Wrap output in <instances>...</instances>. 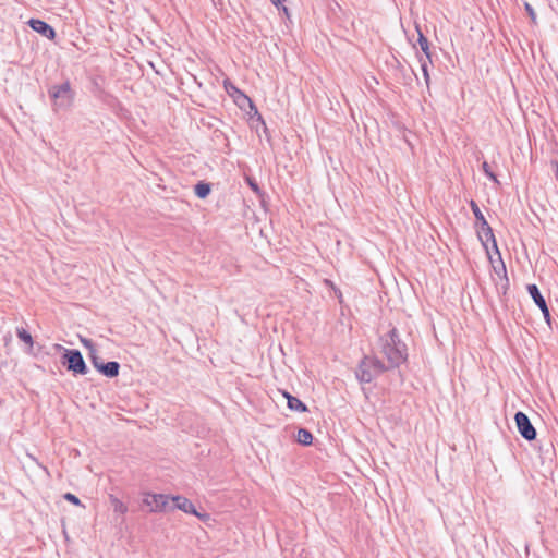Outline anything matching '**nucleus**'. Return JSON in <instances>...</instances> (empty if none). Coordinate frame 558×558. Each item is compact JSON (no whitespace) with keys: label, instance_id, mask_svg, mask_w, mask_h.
<instances>
[{"label":"nucleus","instance_id":"nucleus-7","mask_svg":"<svg viewBox=\"0 0 558 558\" xmlns=\"http://www.w3.org/2000/svg\"><path fill=\"white\" fill-rule=\"evenodd\" d=\"M143 502L149 507L151 512H161L168 509L170 497L163 494H145Z\"/></svg>","mask_w":558,"mask_h":558},{"label":"nucleus","instance_id":"nucleus-16","mask_svg":"<svg viewBox=\"0 0 558 558\" xmlns=\"http://www.w3.org/2000/svg\"><path fill=\"white\" fill-rule=\"evenodd\" d=\"M110 502L116 513L124 514L128 511V507L116 496H110Z\"/></svg>","mask_w":558,"mask_h":558},{"label":"nucleus","instance_id":"nucleus-17","mask_svg":"<svg viewBox=\"0 0 558 558\" xmlns=\"http://www.w3.org/2000/svg\"><path fill=\"white\" fill-rule=\"evenodd\" d=\"M194 191L199 198H205L210 193V185L208 183L199 182L195 185Z\"/></svg>","mask_w":558,"mask_h":558},{"label":"nucleus","instance_id":"nucleus-3","mask_svg":"<svg viewBox=\"0 0 558 558\" xmlns=\"http://www.w3.org/2000/svg\"><path fill=\"white\" fill-rule=\"evenodd\" d=\"M477 234H478V239L481 240L482 244L484 245V247L486 248L487 252H488L487 244L489 242H492L493 247L495 248V251L498 255V258L500 260V266L499 267L494 266V270L506 282V284H505V287H506L508 284L506 266L501 260V256H500V253H499V250L497 246V242H496L493 229L490 228V226L488 225L487 221H484V223L478 226Z\"/></svg>","mask_w":558,"mask_h":558},{"label":"nucleus","instance_id":"nucleus-24","mask_svg":"<svg viewBox=\"0 0 558 558\" xmlns=\"http://www.w3.org/2000/svg\"><path fill=\"white\" fill-rule=\"evenodd\" d=\"M524 8H525L529 16L531 17L532 22L535 23L536 22V13H535L534 9L532 8V5L529 2H525Z\"/></svg>","mask_w":558,"mask_h":558},{"label":"nucleus","instance_id":"nucleus-12","mask_svg":"<svg viewBox=\"0 0 558 558\" xmlns=\"http://www.w3.org/2000/svg\"><path fill=\"white\" fill-rule=\"evenodd\" d=\"M283 396L287 398L290 410L298 412H305L307 410L306 405L296 397L291 396L287 391L283 392Z\"/></svg>","mask_w":558,"mask_h":558},{"label":"nucleus","instance_id":"nucleus-11","mask_svg":"<svg viewBox=\"0 0 558 558\" xmlns=\"http://www.w3.org/2000/svg\"><path fill=\"white\" fill-rule=\"evenodd\" d=\"M120 364L118 362L111 361L108 363H104L99 367V372L107 377H116L119 375Z\"/></svg>","mask_w":558,"mask_h":558},{"label":"nucleus","instance_id":"nucleus-1","mask_svg":"<svg viewBox=\"0 0 558 558\" xmlns=\"http://www.w3.org/2000/svg\"><path fill=\"white\" fill-rule=\"evenodd\" d=\"M380 352L387 359L388 368L398 367L408 357V349L405 343L400 339L399 332L396 328L389 330L386 335L379 338Z\"/></svg>","mask_w":558,"mask_h":558},{"label":"nucleus","instance_id":"nucleus-14","mask_svg":"<svg viewBox=\"0 0 558 558\" xmlns=\"http://www.w3.org/2000/svg\"><path fill=\"white\" fill-rule=\"evenodd\" d=\"M418 32V45L421 47V50L424 52L426 59L430 62V51H429V43L428 39L423 35V33L417 27Z\"/></svg>","mask_w":558,"mask_h":558},{"label":"nucleus","instance_id":"nucleus-8","mask_svg":"<svg viewBox=\"0 0 558 558\" xmlns=\"http://www.w3.org/2000/svg\"><path fill=\"white\" fill-rule=\"evenodd\" d=\"M527 292H529L530 296L533 299V301L535 302V304L542 311L547 325L551 326L549 308H548L547 303H546L544 296L542 295L539 289L537 288V286L529 284Z\"/></svg>","mask_w":558,"mask_h":558},{"label":"nucleus","instance_id":"nucleus-6","mask_svg":"<svg viewBox=\"0 0 558 558\" xmlns=\"http://www.w3.org/2000/svg\"><path fill=\"white\" fill-rule=\"evenodd\" d=\"M515 424L519 433L526 440H534L536 438V429L532 425L527 415L523 412H517L514 415Z\"/></svg>","mask_w":558,"mask_h":558},{"label":"nucleus","instance_id":"nucleus-18","mask_svg":"<svg viewBox=\"0 0 558 558\" xmlns=\"http://www.w3.org/2000/svg\"><path fill=\"white\" fill-rule=\"evenodd\" d=\"M470 205H471V209H472L478 225H482V223H484V221H487L485 219L484 215L482 214L480 207L477 206V204L474 201H471Z\"/></svg>","mask_w":558,"mask_h":558},{"label":"nucleus","instance_id":"nucleus-28","mask_svg":"<svg viewBox=\"0 0 558 558\" xmlns=\"http://www.w3.org/2000/svg\"><path fill=\"white\" fill-rule=\"evenodd\" d=\"M250 185H251V187H252L254 191H257V190H258V187H257V185H256L255 183L250 182Z\"/></svg>","mask_w":558,"mask_h":558},{"label":"nucleus","instance_id":"nucleus-2","mask_svg":"<svg viewBox=\"0 0 558 558\" xmlns=\"http://www.w3.org/2000/svg\"><path fill=\"white\" fill-rule=\"evenodd\" d=\"M387 369L378 357L365 355L357 365L355 376L360 383L368 384Z\"/></svg>","mask_w":558,"mask_h":558},{"label":"nucleus","instance_id":"nucleus-22","mask_svg":"<svg viewBox=\"0 0 558 558\" xmlns=\"http://www.w3.org/2000/svg\"><path fill=\"white\" fill-rule=\"evenodd\" d=\"M64 499L72 502L73 505L81 506V500L72 493H66Z\"/></svg>","mask_w":558,"mask_h":558},{"label":"nucleus","instance_id":"nucleus-15","mask_svg":"<svg viewBox=\"0 0 558 558\" xmlns=\"http://www.w3.org/2000/svg\"><path fill=\"white\" fill-rule=\"evenodd\" d=\"M16 336L21 341H23L27 345L28 349L33 348L34 340L32 335L27 330H25L24 328H17Z\"/></svg>","mask_w":558,"mask_h":558},{"label":"nucleus","instance_id":"nucleus-27","mask_svg":"<svg viewBox=\"0 0 558 558\" xmlns=\"http://www.w3.org/2000/svg\"><path fill=\"white\" fill-rule=\"evenodd\" d=\"M235 93L239 94L240 98L243 100V101H247L250 104L251 107H253V104L251 101V99L245 96L244 94H242L238 88H235L234 86L231 87Z\"/></svg>","mask_w":558,"mask_h":558},{"label":"nucleus","instance_id":"nucleus-25","mask_svg":"<svg viewBox=\"0 0 558 558\" xmlns=\"http://www.w3.org/2000/svg\"><path fill=\"white\" fill-rule=\"evenodd\" d=\"M483 170L485 174L494 181H497L496 175L489 170V166L487 162H483Z\"/></svg>","mask_w":558,"mask_h":558},{"label":"nucleus","instance_id":"nucleus-23","mask_svg":"<svg viewBox=\"0 0 558 558\" xmlns=\"http://www.w3.org/2000/svg\"><path fill=\"white\" fill-rule=\"evenodd\" d=\"M286 0H270V2L278 9V10H282L284 12V14L288 15V8L283 5V2Z\"/></svg>","mask_w":558,"mask_h":558},{"label":"nucleus","instance_id":"nucleus-13","mask_svg":"<svg viewBox=\"0 0 558 558\" xmlns=\"http://www.w3.org/2000/svg\"><path fill=\"white\" fill-rule=\"evenodd\" d=\"M296 440L301 445L308 446L313 441V435L310 430L300 428L298 432Z\"/></svg>","mask_w":558,"mask_h":558},{"label":"nucleus","instance_id":"nucleus-5","mask_svg":"<svg viewBox=\"0 0 558 558\" xmlns=\"http://www.w3.org/2000/svg\"><path fill=\"white\" fill-rule=\"evenodd\" d=\"M63 364L75 374L85 375L88 372L83 355L78 350L64 349Z\"/></svg>","mask_w":558,"mask_h":558},{"label":"nucleus","instance_id":"nucleus-19","mask_svg":"<svg viewBox=\"0 0 558 558\" xmlns=\"http://www.w3.org/2000/svg\"><path fill=\"white\" fill-rule=\"evenodd\" d=\"M89 359L92 361V364L94 365V367L99 371V367L104 364L102 361H101V357L98 355V352L95 351V352H90V355H89Z\"/></svg>","mask_w":558,"mask_h":558},{"label":"nucleus","instance_id":"nucleus-26","mask_svg":"<svg viewBox=\"0 0 558 558\" xmlns=\"http://www.w3.org/2000/svg\"><path fill=\"white\" fill-rule=\"evenodd\" d=\"M325 284L330 287L331 289H333V291H335L336 295L338 296V299L341 300V296H342L341 291L339 289H337L330 280L326 279L325 280Z\"/></svg>","mask_w":558,"mask_h":558},{"label":"nucleus","instance_id":"nucleus-20","mask_svg":"<svg viewBox=\"0 0 558 558\" xmlns=\"http://www.w3.org/2000/svg\"><path fill=\"white\" fill-rule=\"evenodd\" d=\"M427 61H428L427 59L426 60H423L422 58L420 59L423 76L426 82V85L428 86L429 85V74H428Z\"/></svg>","mask_w":558,"mask_h":558},{"label":"nucleus","instance_id":"nucleus-10","mask_svg":"<svg viewBox=\"0 0 558 558\" xmlns=\"http://www.w3.org/2000/svg\"><path fill=\"white\" fill-rule=\"evenodd\" d=\"M170 500L173 502V509H179L185 513H191L202 518V515L196 511L194 505L187 498L182 496H173L170 498Z\"/></svg>","mask_w":558,"mask_h":558},{"label":"nucleus","instance_id":"nucleus-9","mask_svg":"<svg viewBox=\"0 0 558 558\" xmlns=\"http://www.w3.org/2000/svg\"><path fill=\"white\" fill-rule=\"evenodd\" d=\"M28 25L33 31L37 32L38 34L43 35L48 39H53L56 37L54 29L45 21L31 19L28 21Z\"/></svg>","mask_w":558,"mask_h":558},{"label":"nucleus","instance_id":"nucleus-21","mask_svg":"<svg viewBox=\"0 0 558 558\" xmlns=\"http://www.w3.org/2000/svg\"><path fill=\"white\" fill-rule=\"evenodd\" d=\"M81 342L86 349H88V355H90V352L97 351L90 339L81 338Z\"/></svg>","mask_w":558,"mask_h":558},{"label":"nucleus","instance_id":"nucleus-4","mask_svg":"<svg viewBox=\"0 0 558 558\" xmlns=\"http://www.w3.org/2000/svg\"><path fill=\"white\" fill-rule=\"evenodd\" d=\"M49 95L53 100L54 110L70 108L74 99V92L72 90L69 82L51 86Z\"/></svg>","mask_w":558,"mask_h":558}]
</instances>
